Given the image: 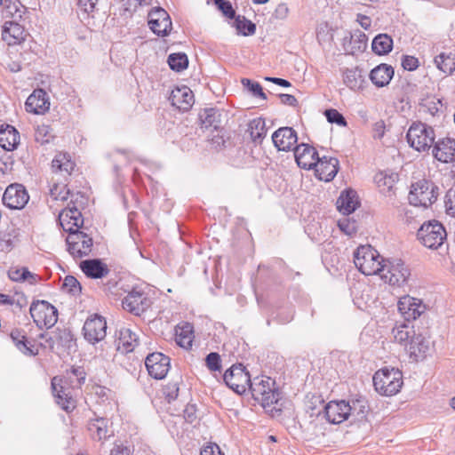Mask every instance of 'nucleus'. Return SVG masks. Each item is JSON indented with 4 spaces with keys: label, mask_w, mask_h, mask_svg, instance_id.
I'll use <instances>...</instances> for the list:
<instances>
[{
    "label": "nucleus",
    "mask_w": 455,
    "mask_h": 455,
    "mask_svg": "<svg viewBox=\"0 0 455 455\" xmlns=\"http://www.w3.org/2000/svg\"><path fill=\"white\" fill-rule=\"evenodd\" d=\"M275 382L267 376L255 377L249 386L254 400L262 404L264 408L276 404L280 399V393L275 387Z\"/></svg>",
    "instance_id": "obj_1"
},
{
    "label": "nucleus",
    "mask_w": 455,
    "mask_h": 455,
    "mask_svg": "<svg viewBox=\"0 0 455 455\" xmlns=\"http://www.w3.org/2000/svg\"><path fill=\"white\" fill-rule=\"evenodd\" d=\"M385 259L371 245H361L354 252V262L365 275H379Z\"/></svg>",
    "instance_id": "obj_2"
},
{
    "label": "nucleus",
    "mask_w": 455,
    "mask_h": 455,
    "mask_svg": "<svg viewBox=\"0 0 455 455\" xmlns=\"http://www.w3.org/2000/svg\"><path fill=\"white\" fill-rule=\"evenodd\" d=\"M410 147L419 152L428 151L435 143L434 128L425 123L413 122L406 134Z\"/></svg>",
    "instance_id": "obj_3"
},
{
    "label": "nucleus",
    "mask_w": 455,
    "mask_h": 455,
    "mask_svg": "<svg viewBox=\"0 0 455 455\" xmlns=\"http://www.w3.org/2000/svg\"><path fill=\"white\" fill-rule=\"evenodd\" d=\"M373 385L379 394L386 396L394 395L403 386L402 372L395 368L379 370L373 376Z\"/></svg>",
    "instance_id": "obj_4"
},
{
    "label": "nucleus",
    "mask_w": 455,
    "mask_h": 455,
    "mask_svg": "<svg viewBox=\"0 0 455 455\" xmlns=\"http://www.w3.org/2000/svg\"><path fill=\"white\" fill-rule=\"evenodd\" d=\"M417 237L425 247L437 250L444 244L447 232L442 223L433 220L421 225L417 232Z\"/></svg>",
    "instance_id": "obj_5"
},
{
    "label": "nucleus",
    "mask_w": 455,
    "mask_h": 455,
    "mask_svg": "<svg viewBox=\"0 0 455 455\" xmlns=\"http://www.w3.org/2000/svg\"><path fill=\"white\" fill-rule=\"evenodd\" d=\"M437 196L438 188L431 180L423 179L411 184L408 200L411 205L427 208Z\"/></svg>",
    "instance_id": "obj_6"
},
{
    "label": "nucleus",
    "mask_w": 455,
    "mask_h": 455,
    "mask_svg": "<svg viewBox=\"0 0 455 455\" xmlns=\"http://www.w3.org/2000/svg\"><path fill=\"white\" fill-rule=\"evenodd\" d=\"M379 275L389 285L401 287L407 283L411 269L402 259H385Z\"/></svg>",
    "instance_id": "obj_7"
},
{
    "label": "nucleus",
    "mask_w": 455,
    "mask_h": 455,
    "mask_svg": "<svg viewBox=\"0 0 455 455\" xmlns=\"http://www.w3.org/2000/svg\"><path fill=\"white\" fill-rule=\"evenodd\" d=\"M30 315L39 329H49L58 321L57 308L45 300L34 301L29 308Z\"/></svg>",
    "instance_id": "obj_8"
},
{
    "label": "nucleus",
    "mask_w": 455,
    "mask_h": 455,
    "mask_svg": "<svg viewBox=\"0 0 455 455\" xmlns=\"http://www.w3.org/2000/svg\"><path fill=\"white\" fill-rule=\"evenodd\" d=\"M68 251L75 259L88 256L92 249V238L82 230L70 232L66 238Z\"/></svg>",
    "instance_id": "obj_9"
},
{
    "label": "nucleus",
    "mask_w": 455,
    "mask_h": 455,
    "mask_svg": "<svg viewBox=\"0 0 455 455\" xmlns=\"http://www.w3.org/2000/svg\"><path fill=\"white\" fill-rule=\"evenodd\" d=\"M316 415L325 419L329 423L339 424L347 420L351 415L349 402L345 400L331 401L319 411Z\"/></svg>",
    "instance_id": "obj_10"
},
{
    "label": "nucleus",
    "mask_w": 455,
    "mask_h": 455,
    "mask_svg": "<svg viewBox=\"0 0 455 455\" xmlns=\"http://www.w3.org/2000/svg\"><path fill=\"white\" fill-rule=\"evenodd\" d=\"M227 386L237 394H243L251 384V378L245 369L241 365H233L228 369L223 376Z\"/></svg>",
    "instance_id": "obj_11"
},
{
    "label": "nucleus",
    "mask_w": 455,
    "mask_h": 455,
    "mask_svg": "<svg viewBox=\"0 0 455 455\" xmlns=\"http://www.w3.org/2000/svg\"><path fill=\"white\" fill-rule=\"evenodd\" d=\"M83 332L84 339L92 344L101 341L107 333L105 318L99 315H91L84 324Z\"/></svg>",
    "instance_id": "obj_12"
},
{
    "label": "nucleus",
    "mask_w": 455,
    "mask_h": 455,
    "mask_svg": "<svg viewBox=\"0 0 455 455\" xmlns=\"http://www.w3.org/2000/svg\"><path fill=\"white\" fill-rule=\"evenodd\" d=\"M150 29L158 36H165L172 30V23L168 12L162 7L153 8L148 15Z\"/></svg>",
    "instance_id": "obj_13"
},
{
    "label": "nucleus",
    "mask_w": 455,
    "mask_h": 455,
    "mask_svg": "<svg viewBox=\"0 0 455 455\" xmlns=\"http://www.w3.org/2000/svg\"><path fill=\"white\" fill-rule=\"evenodd\" d=\"M123 308L135 315H140L150 306V299L147 294L137 288H133L122 300Z\"/></svg>",
    "instance_id": "obj_14"
},
{
    "label": "nucleus",
    "mask_w": 455,
    "mask_h": 455,
    "mask_svg": "<svg viewBox=\"0 0 455 455\" xmlns=\"http://www.w3.org/2000/svg\"><path fill=\"white\" fill-rule=\"evenodd\" d=\"M29 200V196L21 184L8 186L3 196L4 204L12 210H20L25 207Z\"/></svg>",
    "instance_id": "obj_15"
},
{
    "label": "nucleus",
    "mask_w": 455,
    "mask_h": 455,
    "mask_svg": "<svg viewBox=\"0 0 455 455\" xmlns=\"http://www.w3.org/2000/svg\"><path fill=\"white\" fill-rule=\"evenodd\" d=\"M145 365L152 378L162 379L170 370V358L159 352L152 353L146 357Z\"/></svg>",
    "instance_id": "obj_16"
},
{
    "label": "nucleus",
    "mask_w": 455,
    "mask_h": 455,
    "mask_svg": "<svg viewBox=\"0 0 455 455\" xmlns=\"http://www.w3.org/2000/svg\"><path fill=\"white\" fill-rule=\"evenodd\" d=\"M397 307L399 312L407 322L416 320L426 310V306L421 299L409 295L400 298Z\"/></svg>",
    "instance_id": "obj_17"
},
{
    "label": "nucleus",
    "mask_w": 455,
    "mask_h": 455,
    "mask_svg": "<svg viewBox=\"0 0 455 455\" xmlns=\"http://www.w3.org/2000/svg\"><path fill=\"white\" fill-rule=\"evenodd\" d=\"M59 221L65 232H76L81 230L84 218L81 212L75 206H69L62 210L59 214Z\"/></svg>",
    "instance_id": "obj_18"
},
{
    "label": "nucleus",
    "mask_w": 455,
    "mask_h": 455,
    "mask_svg": "<svg viewBox=\"0 0 455 455\" xmlns=\"http://www.w3.org/2000/svg\"><path fill=\"white\" fill-rule=\"evenodd\" d=\"M294 157L300 168L310 170L316 165L319 156L316 149L308 144H299L294 148Z\"/></svg>",
    "instance_id": "obj_19"
},
{
    "label": "nucleus",
    "mask_w": 455,
    "mask_h": 455,
    "mask_svg": "<svg viewBox=\"0 0 455 455\" xmlns=\"http://www.w3.org/2000/svg\"><path fill=\"white\" fill-rule=\"evenodd\" d=\"M275 147L279 151H290L294 149L298 140L296 131L291 127H281L272 135Z\"/></svg>",
    "instance_id": "obj_20"
},
{
    "label": "nucleus",
    "mask_w": 455,
    "mask_h": 455,
    "mask_svg": "<svg viewBox=\"0 0 455 455\" xmlns=\"http://www.w3.org/2000/svg\"><path fill=\"white\" fill-rule=\"evenodd\" d=\"M27 112L36 115L45 113L50 108L47 93L43 89H36L27 99L25 103Z\"/></svg>",
    "instance_id": "obj_21"
},
{
    "label": "nucleus",
    "mask_w": 455,
    "mask_h": 455,
    "mask_svg": "<svg viewBox=\"0 0 455 455\" xmlns=\"http://www.w3.org/2000/svg\"><path fill=\"white\" fill-rule=\"evenodd\" d=\"M314 170L320 180L331 181L338 173L339 160L335 157H319Z\"/></svg>",
    "instance_id": "obj_22"
},
{
    "label": "nucleus",
    "mask_w": 455,
    "mask_h": 455,
    "mask_svg": "<svg viewBox=\"0 0 455 455\" xmlns=\"http://www.w3.org/2000/svg\"><path fill=\"white\" fill-rule=\"evenodd\" d=\"M169 100L174 108L182 112L189 110L195 102L194 94L187 86L177 87L172 90Z\"/></svg>",
    "instance_id": "obj_23"
},
{
    "label": "nucleus",
    "mask_w": 455,
    "mask_h": 455,
    "mask_svg": "<svg viewBox=\"0 0 455 455\" xmlns=\"http://www.w3.org/2000/svg\"><path fill=\"white\" fill-rule=\"evenodd\" d=\"M433 156L442 163H451L455 160V140L443 138L438 140L433 148Z\"/></svg>",
    "instance_id": "obj_24"
},
{
    "label": "nucleus",
    "mask_w": 455,
    "mask_h": 455,
    "mask_svg": "<svg viewBox=\"0 0 455 455\" xmlns=\"http://www.w3.org/2000/svg\"><path fill=\"white\" fill-rule=\"evenodd\" d=\"M80 268L89 278L100 279L108 275L109 268L100 259H85L81 261Z\"/></svg>",
    "instance_id": "obj_25"
},
{
    "label": "nucleus",
    "mask_w": 455,
    "mask_h": 455,
    "mask_svg": "<svg viewBox=\"0 0 455 455\" xmlns=\"http://www.w3.org/2000/svg\"><path fill=\"white\" fill-rule=\"evenodd\" d=\"M88 431L93 440L104 441L112 436L114 432L106 418H96L88 422Z\"/></svg>",
    "instance_id": "obj_26"
},
{
    "label": "nucleus",
    "mask_w": 455,
    "mask_h": 455,
    "mask_svg": "<svg viewBox=\"0 0 455 455\" xmlns=\"http://www.w3.org/2000/svg\"><path fill=\"white\" fill-rule=\"evenodd\" d=\"M405 348L411 358L423 360L429 351V341L422 334H415Z\"/></svg>",
    "instance_id": "obj_27"
},
{
    "label": "nucleus",
    "mask_w": 455,
    "mask_h": 455,
    "mask_svg": "<svg viewBox=\"0 0 455 455\" xmlns=\"http://www.w3.org/2000/svg\"><path fill=\"white\" fill-rule=\"evenodd\" d=\"M26 31L22 26L16 22H6L2 31V38L8 45H15L26 38Z\"/></svg>",
    "instance_id": "obj_28"
},
{
    "label": "nucleus",
    "mask_w": 455,
    "mask_h": 455,
    "mask_svg": "<svg viewBox=\"0 0 455 455\" xmlns=\"http://www.w3.org/2000/svg\"><path fill=\"white\" fill-rule=\"evenodd\" d=\"M61 379L53 377L52 379V394L56 403L66 411H69L75 408V401L66 389L61 386Z\"/></svg>",
    "instance_id": "obj_29"
},
{
    "label": "nucleus",
    "mask_w": 455,
    "mask_h": 455,
    "mask_svg": "<svg viewBox=\"0 0 455 455\" xmlns=\"http://www.w3.org/2000/svg\"><path fill=\"white\" fill-rule=\"evenodd\" d=\"M394 74V68L390 65L382 63L371 69L369 77L376 87L380 88L389 84Z\"/></svg>",
    "instance_id": "obj_30"
},
{
    "label": "nucleus",
    "mask_w": 455,
    "mask_h": 455,
    "mask_svg": "<svg viewBox=\"0 0 455 455\" xmlns=\"http://www.w3.org/2000/svg\"><path fill=\"white\" fill-rule=\"evenodd\" d=\"M75 163L67 153H58L52 161V169L55 175L67 178L75 169Z\"/></svg>",
    "instance_id": "obj_31"
},
{
    "label": "nucleus",
    "mask_w": 455,
    "mask_h": 455,
    "mask_svg": "<svg viewBox=\"0 0 455 455\" xmlns=\"http://www.w3.org/2000/svg\"><path fill=\"white\" fill-rule=\"evenodd\" d=\"M358 206L359 201L355 191L348 189L340 193L337 200V208L341 213L349 215L354 212Z\"/></svg>",
    "instance_id": "obj_32"
},
{
    "label": "nucleus",
    "mask_w": 455,
    "mask_h": 455,
    "mask_svg": "<svg viewBox=\"0 0 455 455\" xmlns=\"http://www.w3.org/2000/svg\"><path fill=\"white\" fill-rule=\"evenodd\" d=\"M20 142L19 132L12 126L7 125L0 131V147L7 151L15 149Z\"/></svg>",
    "instance_id": "obj_33"
},
{
    "label": "nucleus",
    "mask_w": 455,
    "mask_h": 455,
    "mask_svg": "<svg viewBox=\"0 0 455 455\" xmlns=\"http://www.w3.org/2000/svg\"><path fill=\"white\" fill-rule=\"evenodd\" d=\"M138 345V337L128 328H124L120 331L119 339L117 342V349L122 353H129L133 351Z\"/></svg>",
    "instance_id": "obj_34"
},
{
    "label": "nucleus",
    "mask_w": 455,
    "mask_h": 455,
    "mask_svg": "<svg viewBox=\"0 0 455 455\" xmlns=\"http://www.w3.org/2000/svg\"><path fill=\"white\" fill-rule=\"evenodd\" d=\"M247 132L255 144H260L267 134L265 120L261 117L251 120L248 124Z\"/></svg>",
    "instance_id": "obj_35"
},
{
    "label": "nucleus",
    "mask_w": 455,
    "mask_h": 455,
    "mask_svg": "<svg viewBox=\"0 0 455 455\" xmlns=\"http://www.w3.org/2000/svg\"><path fill=\"white\" fill-rule=\"evenodd\" d=\"M395 339L404 347L408 346V343L416 334L414 327L408 323H403L396 324L392 330Z\"/></svg>",
    "instance_id": "obj_36"
},
{
    "label": "nucleus",
    "mask_w": 455,
    "mask_h": 455,
    "mask_svg": "<svg viewBox=\"0 0 455 455\" xmlns=\"http://www.w3.org/2000/svg\"><path fill=\"white\" fill-rule=\"evenodd\" d=\"M344 84L353 91H359L363 88L365 82L362 71L358 68L346 69L343 73Z\"/></svg>",
    "instance_id": "obj_37"
},
{
    "label": "nucleus",
    "mask_w": 455,
    "mask_h": 455,
    "mask_svg": "<svg viewBox=\"0 0 455 455\" xmlns=\"http://www.w3.org/2000/svg\"><path fill=\"white\" fill-rule=\"evenodd\" d=\"M10 337L15 347L24 355H35L37 352H34L32 344L28 340L25 331L15 329L11 331Z\"/></svg>",
    "instance_id": "obj_38"
},
{
    "label": "nucleus",
    "mask_w": 455,
    "mask_h": 455,
    "mask_svg": "<svg viewBox=\"0 0 455 455\" xmlns=\"http://www.w3.org/2000/svg\"><path fill=\"white\" fill-rule=\"evenodd\" d=\"M193 339V327L189 323L176 328L175 340L180 347L189 349L192 347Z\"/></svg>",
    "instance_id": "obj_39"
},
{
    "label": "nucleus",
    "mask_w": 455,
    "mask_h": 455,
    "mask_svg": "<svg viewBox=\"0 0 455 455\" xmlns=\"http://www.w3.org/2000/svg\"><path fill=\"white\" fill-rule=\"evenodd\" d=\"M372 51L378 55H385L393 49V39L387 34H379L371 43Z\"/></svg>",
    "instance_id": "obj_40"
},
{
    "label": "nucleus",
    "mask_w": 455,
    "mask_h": 455,
    "mask_svg": "<svg viewBox=\"0 0 455 455\" xmlns=\"http://www.w3.org/2000/svg\"><path fill=\"white\" fill-rule=\"evenodd\" d=\"M220 113L217 108H205L199 114L202 125L204 128L213 127L218 129L220 124Z\"/></svg>",
    "instance_id": "obj_41"
},
{
    "label": "nucleus",
    "mask_w": 455,
    "mask_h": 455,
    "mask_svg": "<svg viewBox=\"0 0 455 455\" xmlns=\"http://www.w3.org/2000/svg\"><path fill=\"white\" fill-rule=\"evenodd\" d=\"M435 63L438 69L451 75L455 71V53L442 52L435 58Z\"/></svg>",
    "instance_id": "obj_42"
},
{
    "label": "nucleus",
    "mask_w": 455,
    "mask_h": 455,
    "mask_svg": "<svg viewBox=\"0 0 455 455\" xmlns=\"http://www.w3.org/2000/svg\"><path fill=\"white\" fill-rule=\"evenodd\" d=\"M395 176L394 174L387 175L384 172H379L375 177L379 191L385 196H392L394 194L393 188L395 184Z\"/></svg>",
    "instance_id": "obj_43"
},
{
    "label": "nucleus",
    "mask_w": 455,
    "mask_h": 455,
    "mask_svg": "<svg viewBox=\"0 0 455 455\" xmlns=\"http://www.w3.org/2000/svg\"><path fill=\"white\" fill-rule=\"evenodd\" d=\"M52 184L50 185V192L49 197L52 202L61 201L64 202L68 200L70 191L67 188V185L63 182L52 180Z\"/></svg>",
    "instance_id": "obj_44"
},
{
    "label": "nucleus",
    "mask_w": 455,
    "mask_h": 455,
    "mask_svg": "<svg viewBox=\"0 0 455 455\" xmlns=\"http://www.w3.org/2000/svg\"><path fill=\"white\" fill-rule=\"evenodd\" d=\"M168 64L171 69L181 72L188 68V59L183 52L172 53L168 56Z\"/></svg>",
    "instance_id": "obj_45"
},
{
    "label": "nucleus",
    "mask_w": 455,
    "mask_h": 455,
    "mask_svg": "<svg viewBox=\"0 0 455 455\" xmlns=\"http://www.w3.org/2000/svg\"><path fill=\"white\" fill-rule=\"evenodd\" d=\"M235 26L237 31L245 36H252L256 32V25L244 16H235Z\"/></svg>",
    "instance_id": "obj_46"
},
{
    "label": "nucleus",
    "mask_w": 455,
    "mask_h": 455,
    "mask_svg": "<svg viewBox=\"0 0 455 455\" xmlns=\"http://www.w3.org/2000/svg\"><path fill=\"white\" fill-rule=\"evenodd\" d=\"M182 378L179 376L175 379L169 381L164 387L163 393L168 403H171L178 398L180 385L182 384Z\"/></svg>",
    "instance_id": "obj_47"
},
{
    "label": "nucleus",
    "mask_w": 455,
    "mask_h": 455,
    "mask_svg": "<svg viewBox=\"0 0 455 455\" xmlns=\"http://www.w3.org/2000/svg\"><path fill=\"white\" fill-rule=\"evenodd\" d=\"M8 276L11 280L14 282H23L28 280L29 278L33 279L30 281V283H33L35 281V276L32 273H30L28 268H11L8 271Z\"/></svg>",
    "instance_id": "obj_48"
},
{
    "label": "nucleus",
    "mask_w": 455,
    "mask_h": 455,
    "mask_svg": "<svg viewBox=\"0 0 455 455\" xmlns=\"http://www.w3.org/2000/svg\"><path fill=\"white\" fill-rule=\"evenodd\" d=\"M242 84L244 88H246L252 96L260 98L262 100H267V95L263 92L262 86L258 82H253L249 78H243L241 80Z\"/></svg>",
    "instance_id": "obj_49"
},
{
    "label": "nucleus",
    "mask_w": 455,
    "mask_h": 455,
    "mask_svg": "<svg viewBox=\"0 0 455 455\" xmlns=\"http://www.w3.org/2000/svg\"><path fill=\"white\" fill-rule=\"evenodd\" d=\"M351 408V415H356L358 418H363L367 412V402L364 398L360 397L349 402Z\"/></svg>",
    "instance_id": "obj_50"
},
{
    "label": "nucleus",
    "mask_w": 455,
    "mask_h": 455,
    "mask_svg": "<svg viewBox=\"0 0 455 455\" xmlns=\"http://www.w3.org/2000/svg\"><path fill=\"white\" fill-rule=\"evenodd\" d=\"M339 229L347 235H353L357 232V224L355 220L345 217L338 221Z\"/></svg>",
    "instance_id": "obj_51"
},
{
    "label": "nucleus",
    "mask_w": 455,
    "mask_h": 455,
    "mask_svg": "<svg viewBox=\"0 0 455 455\" xmlns=\"http://www.w3.org/2000/svg\"><path fill=\"white\" fill-rule=\"evenodd\" d=\"M324 116L327 121L331 124H336L342 127H345L347 124L345 117L337 109H326Z\"/></svg>",
    "instance_id": "obj_52"
},
{
    "label": "nucleus",
    "mask_w": 455,
    "mask_h": 455,
    "mask_svg": "<svg viewBox=\"0 0 455 455\" xmlns=\"http://www.w3.org/2000/svg\"><path fill=\"white\" fill-rule=\"evenodd\" d=\"M205 364L211 371H220L221 370V359L218 353L211 352L205 358Z\"/></svg>",
    "instance_id": "obj_53"
},
{
    "label": "nucleus",
    "mask_w": 455,
    "mask_h": 455,
    "mask_svg": "<svg viewBox=\"0 0 455 455\" xmlns=\"http://www.w3.org/2000/svg\"><path fill=\"white\" fill-rule=\"evenodd\" d=\"M444 204L446 213L455 217V188H451L446 192Z\"/></svg>",
    "instance_id": "obj_54"
},
{
    "label": "nucleus",
    "mask_w": 455,
    "mask_h": 455,
    "mask_svg": "<svg viewBox=\"0 0 455 455\" xmlns=\"http://www.w3.org/2000/svg\"><path fill=\"white\" fill-rule=\"evenodd\" d=\"M63 287L66 288L68 291L73 295L79 294L82 290L80 283L73 275H67L65 277Z\"/></svg>",
    "instance_id": "obj_55"
},
{
    "label": "nucleus",
    "mask_w": 455,
    "mask_h": 455,
    "mask_svg": "<svg viewBox=\"0 0 455 455\" xmlns=\"http://www.w3.org/2000/svg\"><path fill=\"white\" fill-rule=\"evenodd\" d=\"M98 2L99 0H78V7L79 9L87 15H93V13L98 10Z\"/></svg>",
    "instance_id": "obj_56"
},
{
    "label": "nucleus",
    "mask_w": 455,
    "mask_h": 455,
    "mask_svg": "<svg viewBox=\"0 0 455 455\" xmlns=\"http://www.w3.org/2000/svg\"><path fill=\"white\" fill-rule=\"evenodd\" d=\"M214 4L223 12V14L233 19L235 17V12L232 7V4L227 0H213Z\"/></svg>",
    "instance_id": "obj_57"
},
{
    "label": "nucleus",
    "mask_w": 455,
    "mask_h": 455,
    "mask_svg": "<svg viewBox=\"0 0 455 455\" xmlns=\"http://www.w3.org/2000/svg\"><path fill=\"white\" fill-rule=\"evenodd\" d=\"M402 66L404 69L412 71L419 67V60L413 56H403L402 60Z\"/></svg>",
    "instance_id": "obj_58"
},
{
    "label": "nucleus",
    "mask_w": 455,
    "mask_h": 455,
    "mask_svg": "<svg viewBox=\"0 0 455 455\" xmlns=\"http://www.w3.org/2000/svg\"><path fill=\"white\" fill-rule=\"evenodd\" d=\"M15 246V240L11 237L10 235H4L0 239V249L1 251H11Z\"/></svg>",
    "instance_id": "obj_59"
},
{
    "label": "nucleus",
    "mask_w": 455,
    "mask_h": 455,
    "mask_svg": "<svg viewBox=\"0 0 455 455\" xmlns=\"http://www.w3.org/2000/svg\"><path fill=\"white\" fill-rule=\"evenodd\" d=\"M200 455H224L220 447L215 443H210L204 446L201 450Z\"/></svg>",
    "instance_id": "obj_60"
},
{
    "label": "nucleus",
    "mask_w": 455,
    "mask_h": 455,
    "mask_svg": "<svg viewBox=\"0 0 455 455\" xmlns=\"http://www.w3.org/2000/svg\"><path fill=\"white\" fill-rule=\"evenodd\" d=\"M279 98L283 105L291 107H295L298 105L297 99L291 94L281 93L279 94Z\"/></svg>",
    "instance_id": "obj_61"
},
{
    "label": "nucleus",
    "mask_w": 455,
    "mask_h": 455,
    "mask_svg": "<svg viewBox=\"0 0 455 455\" xmlns=\"http://www.w3.org/2000/svg\"><path fill=\"white\" fill-rule=\"evenodd\" d=\"M289 9L285 4H280L275 10V15L277 19H284L288 14Z\"/></svg>",
    "instance_id": "obj_62"
},
{
    "label": "nucleus",
    "mask_w": 455,
    "mask_h": 455,
    "mask_svg": "<svg viewBox=\"0 0 455 455\" xmlns=\"http://www.w3.org/2000/svg\"><path fill=\"white\" fill-rule=\"evenodd\" d=\"M71 373L77 378V382L79 385H82L85 380V372L83 368H72Z\"/></svg>",
    "instance_id": "obj_63"
},
{
    "label": "nucleus",
    "mask_w": 455,
    "mask_h": 455,
    "mask_svg": "<svg viewBox=\"0 0 455 455\" xmlns=\"http://www.w3.org/2000/svg\"><path fill=\"white\" fill-rule=\"evenodd\" d=\"M110 455H131V451L124 445H116L111 450Z\"/></svg>",
    "instance_id": "obj_64"
}]
</instances>
